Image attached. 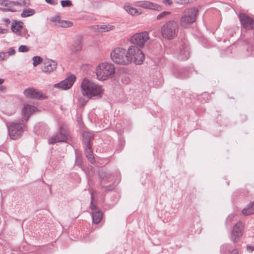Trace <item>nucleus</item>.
Listing matches in <instances>:
<instances>
[{"label": "nucleus", "mask_w": 254, "mask_h": 254, "mask_svg": "<svg viewBox=\"0 0 254 254\" xmlns=\"http://www.w3.org/2000/svg\"><path fill=\"white\" fill-rule=\"evenodd\" d=\"M82 96L79 97L78 101L81 106H84L92 97H101L104 90L102 87L93 81L84 78L81 84Z\"/></svg>", "instance_id": "obj_1"}, {"label": "nucleus", "mask_w": 254, "mask_h": 254, "mask_svg": "<svg viewBox=\"0 0 254 254\" xmlns=\"http://www.w3.org/2000/svg\"><path fill=\"white\" fill-rule=\"evenodd\" d=\"M179 29L177 22L175 20H170L162 26L161 34L164 39L172 40L177 36Z\"/></svg>", "instance_id": "obj_2"}, {"label": "nucleus", "mask_w": 254, "mask_h": 254, "mask_svg": "<svg viewBox=\"0 0 254 254\" xmlns=\"http://www.w3.org/2000/svg\"><path fill=\"white\" fill-rule=\"evenodd\" d=\"M127 50L122 47L116 48L110 54L112 60L117 64L127 65L130 64Z\"/></svg>", "instance_id": "obj_3"}, {"label": "nucleus", "mask_w": 254, "mask_h": 254, "mask_svg": "<svg viewBox=\"0 0 254 254\" xmlns=\"http://www.w3.org/2000/svg\"><path fill=\"white\" fill-rule=\"evenodd\" d=\"M115 72L114 65L111 63H104L96 68V74L100 80H105L111 77Z\"/></svg>", "instance_id": "obj_4"}, {"label": "nucleus", "mask_w": 254, "mask_h": 254, "mask_svg": "<svg viewBox=\"0 0 254 254\" xmlns=\"http://www.w3.org/2000/svg\"><path fill=\"white\" fill-rule=\"evenodd\" d=\"M198 12V9L195 7L185 10L180 19L181 26L183 27H186L189 24L195 22Z\"/></svg>", "instance_id": "obj_5"}, {"label": "nucleus", "mask_w": 254, "mask_h": 254, "mask_svg": "<svg viewBox=\"0 0 254 254\" xmlns=\"http://www.w3.org/2000/svg\"><path fill=\"white\" fill-rule=\"evenodd\" d=\"M128 56L130 59V64L133 61L136 64H141L144 60V54L140 48L131 45L127 49Z\"/></svg>", "instance_id": "obj_6"}, {"label": "nucleus", "mask_w": 254, "mask_h": 254, "mask_svg": "<svg viewBox=\"0 0 254 254\" xmlns=\"http://www.w3.org/2000/svg\"><path fill=\"white\" fill-rule=\"evenodd\" d=\"M9 136L11 139L16 140L22 134L25 125L22 123H10L7 126Z\"/></svg>", "instance_id": "obj_7"}, {"label": "nucleus", "mask_w": 254, "mask_h": 254, "mask_svg": "<svg viewBox=\"0 0 254 254\" xmlns=\"http://www.w3.org/2000/svg\"><path fill=\"white\" fill-rule=\"evenodd\" d=\"M70 137L69 131L66 127L62 126L60 127L59 132L51 137L48 142L49 144H54L57 142H66Z\"/></svg>", "instance_id": "obj_8"}, {"label": "nucleus", "mask_w": 254, "mask_h": 254, "mask_svg": "<svg viewBox=\"0 0 254 254\" xmlns=\"http://www.w3.org/2000/svg\"><path fill=\"white\" fill-rule=\"evenodd\" d=\"M149 39V33L147 31L137 33L130 38V42L139 48L144 46L146 42Z\"/></svg>", "instance_id": "obj_9"}, {"label": "nucleus", "mask_w": 254, "mask_h": 254, "mask_svg": "<svg viewBox=\"0 0 254 254\" xmlns=\"http://www.w3.org/2000/svg\"><path fill=\"white\" fill-rule=\"evenodd\" d=\"M176 55L178 60L185 61L189 59L190 56V48L187 42H183L178 48Z\"/></svg>", "instance_id": "obj_10"}, {"label": "nucleus", "mask_w": 254, "mask_h": 254, "mask_svg": "<svg viewBox=\"0 0 254 254\" xmlns=\"http://www.w3.org/2000/svg\"><path fill=\"white\" fill-rule=\"evenodd\" d=\"M91 201L90 208L91 210L92 221L94 224H98L102 219L103 214L102 212L97 207L96 205L93 203L94 197L92 192L91 193Z\"/></svg>", "instance_id": "obj_11"}, {"label": "nucleus", "mask_w": 254, "mask_h": 254, "mask_svg": "<svg viewBox=\"0 0 254 254\" xmlns=\"http://www.w3.org/2000/svg\"><path fill=\"white\" fill-rule=\"evenodd\" d=\"M244 226L240 222L234 226L231 234V240L235 243H238L243 234Z\"/></svg>", "instance_id": "obj_12"}, {"label": "nucleus", "mask_w": 254, "mask_h": 254, "mask_svg": "<svg viewBox=\"0 0 254 254\" xmlns=\"http://www.w3.org/2000/svg\"><path fill=\"white\" fill-rule=\"evenodd\" d=\"M75 79L76 77L75 75H70L60 83L54 84V87L60 88L62 90L68 89L72 86Z\"/></svg>", "instance_id": "obj_13"}, {"label": "nucleus", "mask_w": 254, "mask_h": 254, "mask_svg": "<svg viewBox=\"0 0 254 254\" xmlns=\"http://www.w3.org/2000/svg\"><path fill=\"white\" fill-rule=\"evenodd\" d=\"M57 65L56 61L47 59L43 61L42 70L45 73H51L57 69Z\"/></svg>", "instance_id": "obj_14"}, {"label": "nucleus", "mask_w": 254, "mask_h": 254, "mask_svg": "<svg viewBox=\"0 0 254 254\" xmlns=\"http://www.w3.org/2000/svg\"><path fill=\"white\" fill-rule=\"evenodd\" d=\"M241 24L246 29H253L254 28V20L248 15L242 13L239 15Z\"/></svg>", "instance_id": "obj_15"}, {"label": "nucleus", "mask_w": 254, "mask_h": 254, "mask_svg": "<svg viewBox=\"0 0 254 254\" xmlns=\"http://www.w3.org/2000/svg\"><path fill=\"white\" fill-rule=\"evenodd\" d=\"M24 95L28 97L36 99H44V95L40 91L33 87H30L25 89L23 91Z\"/></svg>", "instance_id": "obj_16"}, {"label": "nucleus", "mask_w": 254, "mask_h": 254, "mask_svg": "<svg viewBox=\"0 0 254 254\" xmlns=\"http://www.w3.org/2000/svg\"><path fill=\"white\" fill-rule=\"evenodd\" d=\"M137 6L146 9L160 11L162 9L160 5L149 1H140L137 2Z\"/></svg>", "instance_id": "obj_17"}, {"label": "nucleus", "mask_w": 254, "mask_h": 254, "mask_svg": "<svg viewBox=\"0 0 254 254\" xmlns=\"http://www.w3.org/2000/svg\"><path fill=\"white\" fill-rule=\"evenodd\" d=\"M36 110V108L35 106L28 104L24 105L22 110V114L24 120L27 121L31 115L33 114Z\"/></svg>", "instance_id": "obj_18"}, {"label": "nucleus", "mask_w": 254, "mask_h": 254, "mask_svg": "<svg viewBox=\"0 0 254 254\" xmlns=\"http://www.w3.org/2000/svg\"><path fill=\"white\" fill-rule=\"evenodd\" d=\"M173 73L178 78L184 79L189 77V71L187 68H176Z\"/></svg>", "instance_id": "obj_19"}, {"label": "nucleus", "mask_w": 254, "mask_h": 254, "mask_svg": "<svg viewBox=\"0 0 254 254\" xmlns=\"http://www.w3.org/2000/svg\"><path fill=\"white\" fill-rule=\"evenodd\" d=\"M99 176L101 184L103 183L109 182L113 179V176L111 173L104 170H100L99 172Z\"/></svg>", "instance_id": "obj_20"}, {"label": "nucleus", "mask_w": 254, "mask_h": 254, "mask_svg": "<svg viewBox=\"0 0 254 254\" xmlns=\"http://www.w3.org/2000/svg\"><path fill=\"white\" fill-rule=\"evenodd\" d=\"M82 46L83 38L81 36H78L74 41L71 46V50L75 52H78L82 49Z\"/></svg>", "instance_id": "obj_21"}, {"label": "nucleus", "mask_w": 254, "mask_h": 254, "mask_svg": "<svg viewBox=\"0 0 254 254\" xmlns=\"http://www.w3.org/2000/svg\"><path fill=\"white\" fill-rule=\"evenodd\" d=\"M22 5V3L18 1H7L5 6H6L7 10L12 12L17 11L16 7H19Z\"/></svg>", "instance_id": "obj_22"}, {"label": "nucleus", "mask_w": 254, "mask_h": 254, "mask_svg": "<svg viewBox=\"0 0 254 254\" xmlns=\"http://www.w3.org/2000/svg\"><path fill=\"white\" fill-rule=\"evenodd\" d=\"M23 22L20 21H14L12 23L11 29L14 33L17 35H20V31L23 27Z\"/></svg>", "instance_id": "obj_23"}, {"label": "nucleus", "mask_w": 254, "mask_h": 254, "mask_svg": "<svg viewBox=\"0 0 254 254\" xmlns=\"http://www.w3.org/2000/svg\"><path fill=\"white\" fill-rule=\"evenodd\" d=\"M91 147V145H86L85 148V154L88 160L91 163H94L95 162V159Z\"/></svg>", "instance_id": "obj_24"}, {"label": "nucleus", "mask_w": 254, "mask_h": 254, "mask_svg": "<svg viewBox=\"0 0 254 254\" xmlns=\"http://www.w3.org/2000/svg\"><path fill=\"white\" fill-rule=\"evenodd\" d=\"M242 212L244 215L246 216L254 214V202H250L247 207L243 210Z\"/></svg>", "instance_id": "obj_25"}, {"label": "nucleus", "mask_w": 254, "mask_h": 254, "mask_svg": "<svg viewBox=\"0 0 254 254\" xmlns=\"http://www.w3.org/2000/svg\"><path fill=\"white\" fill-rule=\"evenodd\" d=\"M124 9L128 14L133 16L138 15L141 13L136 8L130 5H125Z\"/></svg>", "instance_id": "obj_26"}, {"label": "nucleus", "mask_w": 254, "mask_h": 254, "mask_svg": "<svg viewBox=\"0 0 254 254\" xmlns=\"http://www.w3.org/2000/svg\"><path fill=\"white\" fill-rule=\"evenodd\" d=\"M93 133L90 132L85 131L83 133V140L86 145H91L90 142L93 138Z\"/></svg>", "instance_id": "obj_27"}, {"label": "nucleus", "mask_w": 254, "mask_h": 254, "mask_svg": "<svg viewBox=\"0 0 254 254\" xmlns=\"http://www.w3.org/2000/svg\"><path fill=\"white\" fill-rule=\"evenodd\" d=\"M221 251L224 254H227L226 250H229L228 254H239L238 250L237 249H234L232 251L230 250V246L228 244H225L221 246Z\"/></svg>", "instance_id": "obj_28"}, {"label": "nucleus", "mask_w": 254, "mask_h": 254, "mask_svg": "<svg viewBox=\"0 0 254 254\" xmlns=\"http://www.w3.org/2000/svg\"><path fill=\"white\" fill-rule=\"evenodd\" d=\"M97 30L100 32H107L110 30L113 29L114 26L112 25H96Z\"/></svg>", "instance_id": "obj_29"}, {"label": "nucleus", "mask_w": 254, "mask_h": 254, "mask_svg": "<svg viewBox=\"0 0 254 254\" xmlns=\"http://www.w3.org/2000/svg\"><path fill=\"white\" fill-rule=\"evenodd\" d=\"M73 25V23L72 21L69 20H62L60 21L59 25H58L60 27L63 28H67L71 27Z\"/></svg>", "instance_id": "obj_30"}, {"label": "nucleus", "mask_w": 254, "mask_h": 254, "mask_svg": "<svg viewBox=\"0 0 254 254\" xmlns=\"http://www.w3.org/2000/svg\"><path fill=\"white\" fill-rule=\"evenodd\" d=\"M35 13V10L32 9H27L24 10L21 14V16L22 17H26L29 16H31Z\"/></svg>", "instance_id": "obj_31"}, {"label": "nucleus", "mask_w": 254, "mask_h": 254, "mask_svg": "<svg viewBox=\"0 0 254 254\" xmlns=\"http://www.w3.org/2000/svg\"><path fill=\"white\" fill-rule=\"evenodd\" d=\"M33 65L34 66H36L41 64L43 61V59L39 56H35L33 58Z\"/></svg>", "instance_id": "obj_32"}, {"label": "nucleus", "mask_w": 254, "mask_h": 254, "mask_svg": "<svg viewBox=\"0 0 254 254\" xmlns=\"http://www.w3.org/2000/svg\"><path fill=\"white\" fill-rule=\"evenodd\" d=\"M61 5L63 7H69L71 6L72 2L69 0H64L61 1Z\"/></svg>", "instance_id": "obj_33"}, {"label": "nucleus", "mask_w": 254, "mask_h": 254, "mask_svg": "<svg viewBox=\"0 0 254 254\" xmlns=\"http://www.w3.org/2000/svg\"><path fill=\"white\" fill-rule=\"evenodd\" d=\"M50 20L51 22H57V23H56V25L58 26L62 19H61L60 16L59 15H56L55 16L51 17Z\"/></svg>", "instance_id": "obj_34"}, {"label": "nucleus", "mask_w": 254, "mask_h": 254, "mask_svg": "<svg viewBox=\"0 0 254 254\" xmlns=\"http://www.w3.org/2000/svg\"><path fill=\"white\" fill-rule=\"evenodd\" d=\"M170 13L169 11H164L159 15H158L157 17V19L159 20L164 18L167 15H168Z\"/></svg>", "instance_id": "obj_35"}, {"label": "nucleus", "mask_w": 254, "mask_h": 254, "mask_svg": "<svg viewBox=\"0 0 254 254\" xmlns=\"http://www.w3.org/2000/svg\"><path fill=\"white\" fill-rule=\"evenodd\" d=\"M29 50V48L25 45H21L18 49L19 52H27Z\"/></svg>", "instance_id": "obj_36"}, {"label": "nucleus", "mask_w": 254, "mask_h": 254, "mask_svg": "<svg viewBox=\"0 0 254 254\" xmlns=\"http://www.w3.org/2000/svg\"><path fill=\"white\" fill-rule=\"evenodd\" d=\"M234 215H230L227 218L226 220V225H230L232 221H233V218H234Z\"/></svg>", "instance_id": "obj_37"}, {"label": "nucleus", "mask_w": 254, "mask_h": 254, "mask_svg": "<svg viewBox=\"0 0 254 254\" xmlns=\"http://www.w3.org/2000/svg\"><path fill=\"white\" fill-rule=\"evenodd\" d=\"M46 2L50 4L55 5L58 4V0H45Z\"/></svg>", "instance_id": "obj_38"}, {"label": "nucleus", "mask_w": 254, "mask_h": 254, "mask_svg": "<svg viewBox=\"0 0 254 254\" xmlns=\"http://www.w3.org/2000/svg\"><path fill=\"white\" fill-rule=\"evenodd\" d=\"M7 54L9 56H12L15 54V51L13 48L11 47L8 49Z\"/></svg>", "instance_id": "obj_39"}, {"label": "nucleus", "mask_w": 254, "mask_h": 254, "mask_svg": "<svg viewBox=\"0 0 254 254\" xmlns=\"http://www.w3.org/2000/svg\"><path fill=\"white\" fill-rule=\"evenodd\" d=\"M176 2L181 4H184L190 3V0H176Z\"/></svg>", "instance_id": "obj_40"}, {"label": "nucleus", "mask_w": 254, "mask_h": 254, "mask_svg": "<svg viewBox=\"0 0 254 254\" xmlns=\"http://www.w3.org/2000/svg\"><path fill=\"white\" fill-rule=\"evenodd\" d=\"M6 53L4 52H0V61H3L6 58Z\"/></svg>", "instance_id": "obj_41"}, {"label": "nucleus", "mask_w": 254, "mask_h": 254, "mask_svg": "<svg viewBox=\"0 0 254 254\" xmlns=\"http://www.w3.org/2000/svg\"><path fill=\"white\" fill-rule=\"evenodd\" d=\"M163 2L167 5H170L173 3L171 0H163Z\"/></svg>", "instance_id": "obj_42"}, {"label": "nucleus", "mask_w": 254, "mask_h": 254, "mask_svg": "<svg viewBox=\"0 0 254 254\" xmlns=\"http://www.w3.org/2000/svg\"><path fill=\"white\" fill-rule=\"evenodd\" d=\"M247 250L250 252H253L254 250V247L252 246H248L247 247Z\"/></svg>", "instance_id": "obj_43"}, {"label": "nucleus", "mask_w": 254, "mask_h": 254, "mask_svg": "<svg viewBox=\"0 0 254 254\" xmlns=\"http://www.w3.org/2000/svg\"><path fill=\"white\" fill-rule=\"evenodd\" d=\"M7 1V0H0V4L5 6Z\"/></svg>", "instance_id": "obj_44"}, {"label": "nucleus", "mask_w": 254, "mask_h": 254, "mask_svg": "<svg viewBox=\"0 0 254 254\" xmlns=\"http://www.w3.org/2000/svg\"><path fill=\"white\" fill-rule=\"evenodd\" d=\"M7 32V29L0 28V33L4 34V33H6Z\"/></svg>", "instance_id": "obj_45"}, {"label": "nucleus", "mask_w": 254, "mask_h": 254, "mask_svg": "<svg viewBox=\"0 0 254 254\" xmlns=\"http://www.w3.org/2000/svg\"><path fill=\"white\" fill-rule=\"evenodd\" d=\"M6 91V87L4 86H0V91L1 92H5Z\"/></svg>", "instance_id": "obj_46"}, {"label": "nucleus", "mask_w": 254, "mask_h": 254, "mask_svg": "<svg viewBox=\"0 0 254 254\" xmlns=\"http://www.w3.org/2000/svg\"><path fill=\"white\" fill-rule=\"evenodd\" d=\"M113 186H109V187H107L106 188V190L107 191H109V190H111L113 189Z\"/></svg>", "instance_id": "obj_47"}, {"label": "nucleus", "mask_w": 254, "mask_h": 254, "mask_svg": "<svg viewBox=\"0 0 254 254\" xmlns=\"http://www.w3.org/2000/svg\"><path fill=\"white\" fill-rule=\"evenodd\" d=\"M3 21L5 22L6 24H9L10 22V20L8 18H5L3 19Z\"/></svg>", "instance_id": "obj_48"}, {"label": "nucleus", "mask_w": 254, "mask_h": 254, "mask_svg": "<svg viewBox=\"0 0 254 254\" xmlns=\"http://www.w3.org/2000/svg\"><path fill=\"white\" fill-rule=\"evenodd\" d=\"M4 82V80L3 79L0 78V85L2 84Z\"/></svg>", "instance_id": "obj_49"}]
</instances>
